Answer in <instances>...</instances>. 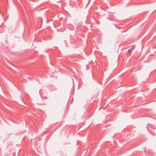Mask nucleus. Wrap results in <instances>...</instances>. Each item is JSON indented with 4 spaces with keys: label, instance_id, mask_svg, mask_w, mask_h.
Here are the masks:
<instances>
[{
    "label": "nucleus",
    "instance_id": "f257e3e1",
    "mask_svg": "<svg viewBox=\"0 0 156 156\" xmlns=\"http://www.w3.org/2000/svg\"><path fill=\"white\" fill-rule=\"evenodd\" d=\"M134 48V46H133L132 47H131L130 49H129L128 50V52H130L131 51H132L133 50Z\"/></svg>",
    "mask_w": 156,
    "mask_h": 156
},
{
    "label": "nucleus",
    "instance_id": "f03ea898",
    "mask_svg": "<svg viewBox=\"0 0 156 156\" xmlns=\"http://www.w3.org/2000/svg\"><path fill=\"white\" fill-rule=\"evenodd\" d=\"M151 128H152L153 129H155V127H154V126H151Z\"/></svg>",
    "mask_w": 156,
    "mask_h": 156
}]
</instances>
